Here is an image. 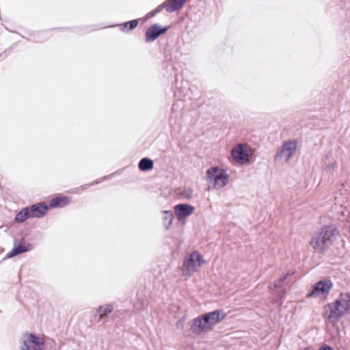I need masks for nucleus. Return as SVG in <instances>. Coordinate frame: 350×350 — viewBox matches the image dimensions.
<instances>
[{"mask_svg":"<svg viewBox=\"0 0 350 350\" xmlns=\"http://www.w3.org/2000/svg\"><path fill=\"white\" fill-rule=\"evenodd\" d=\"M115 26H119L120 27V29L121 31H128V27H129V25L126 24V22L122 23V24H119V25H112L111 27H115Z\"/></svg>","mask_w":350,"mask_h":350,"instance_id":"bb28decb","label":"nucleus"},{"mask_svg":"<svg viewBox=\"0 0 350 350\" xmlns=\"http://www.w3.org/2000/svg\"><path fill=\"white\" fill-rule=\"evenodd\" d=\"M339 232L334 225H327L317 229L313 234L310 245L318 254H323L337 239Z\"/></svg>","mask_w":350,"mask_h":350,"instance_id":"f257e3e1","label":"nucleus"},{"mask_svg":"<svg viewBox=\"0 0 350 350\" xmlns=\"http://www.w3.org/2000/svg\"><path fill=\"white\" fill-rule=\"evenodd\" d=\"M113 307L111 304H105L104 306H99L96 312L98 314L100 318H103L107 314H110L113 311Z\"/></svg>","mask_w":350,"mask_h":350,"instance_id":"aec40b11","label":"nucleus"},{"mask_svg":"<svg viewBox=\"0 0 350 350\" xmlns=\"http://www.w3.org/2000/svg\"><path fill=\"white\" fill-rule=\"evenodd\" d=\"M153 167V161L148 157L142 158L138 163V167L142 172L149 171L152 170Z\"/></svg>","mask_w":350,"mask_h":350,"instance_id":"a211bd4d","label":"nucleus"},{"mask_svg":"<svg viewBox=\"0 0 350 350\" xmlns=\"http://www.w3.org/2000/svg\"><path fill=\"white\" fill-rule=\"evenodd\" d=\"M192 191L191 189H186L184 191V195H185L186 198H190L191 197Z\"/></svg>","mask_w":350,"mask_h":350,"instance_id":"cd10ccee","label":"nucleus"},{"mask_svg":"<svg viewBox=\"0 0 350 350\" xmlns=\"http://www.w3.org/2000/svg\"><path fill=\"white\" fill-rule=\"evenodd\" d=\"M194 207L189 204L181 203L174 206V213L179 220L185 219L193 214Z\"/></svg>","mask_w":350,"mask_h":350,"instance_id":"f8f14e48","label":"nucleus"},{"mask_svg":"<svg viewBox=\"0 0 350 350\" xmlns=\"http://www.w3.org/2000/svg\"><path fill=\"white\" fill-rule=\"evenodd\" d=\"M181 323H182V320H181V319L178 320V321H177V323H176V326H177V327H180V325H181Z\"/></svg>","mask_w":350,"mask_h":350,"instance_id":"7c9ffc66","label":"nucleus"},{"mask_svg":"<svg viewBox=\"0 0 350 350\" xmlns=\"http://www.w3.org/2000/svg\"><path fill=\"white\" fill-rule=\"evenodd\" d=\"M284 281V277H282L280 280L274 284L273 288L270 287L272 295L274 296L273 299L274 302L280 306H282L283 296L284 295V288L282 287Z\"/></svg>","mask_w":350,"mask_h":350,"instance_id":"9b49d317","label":"nucleus"},{"mask_svg":"<svg viewBox=\"0 0 350 350\" xmlns=\"http://www.w3.org/2000/svg\"><path fill=\"white\" fill-rule=\"evenodd\" d=\"M342 310L346 312L350 310V293L342 294L340 297L336 300Z\"/></svg>","mask_w":350,"mask_h":350,"instance_id":"f3484780","label":"nucleus"},{"mask_svg":"<svg viewBox=\"0 0 350 350\" xmlns=\"http://www.w3.org/2000/svg\"><path fill=\"white\" fill-rule=\"evenodd\" d=\"M167 3L165 1L154 9V12L159 13L164 8H165V10L167 11Z\"/></svg>","mask_w":350,"mask_h":350,"instance_id":"a878e982","label":"nucleus"},{"mask_svg":"<svg viewBox=\"0 0 350 350\" xmlns=\"http://www.w3.org/2000/svg\"><path fill=\"white\" fill-rule=\"evenodd\" d=\"M139 23V19H133L126 22V24L129 25L128 31H132L135 29Z\"/></svg>","mask_w":350,"mask_h":350,"instance_id":"393cba45","label":"nucleus"},{"mask_svg":"<svg viewBox=\"0 0 350 350\" xmlns=\"http://www.w3.org/2000/svg\"><path fill=\"white\" fill-rule=\"evenodd\" d=\"M163 213V224L165 228L168 229L172 223L174 219V214L172 211H164Z\"/></svg>","mask_w":350,"mask_h":350,"instance_id":"412c9836","label":"nucleus"},{"mask_svg":"<svg viewBox=\"0 0 350 350\" xmlns=\"http://www.w3.org/2000/svg\"><path fill=\"white\" fill-rule=\"evenodd\" d=\"M206 179L213 184V187L219 189L224 187L228 182L229 175L226 170L217 166L212 167L206 170Z\"/></svg>","mask_w":350,"mask_h":350,"instance_id":"7ed1b4c3","label":"nucleus"},{"mask_svg":"<svg viewBox=\"0 0 350 350\" xmlns=\"http://www.w3.org/2000/svg\"><path fill=\"white\" fill-rule=\"evenodd\" d=\"M319 350H333L329 346H323Z\"/></svg>","mask_w":350,"mask_h":350,"instance_id":"c85d7f7f","label":"nucleus"},{"mask_svg":"<svg viewBox=\"0 0 350 350\" xmlns=\"http://www.w3.org/2000/svg\"><path fill=\"white\" fill-rule=\"evenodd\" d=\"M157 14H158V12H154V10H152L149 14L148 15L150 16H154V15H156Z\"/></svg>","mask_w":350,"mask_h":350,"instance_id":"c756f323","label":"nucleus"},{"mask_svg":"<svg viewBox=\"0 0 350 350\" xmlns=\"http://www.w3.org/2000/svg\"><path fill=\"white\" fill-rule=\"evenodd\" d=\"M33 249L31 244L28 243L26 245L14 244L11 251L6 254V258H12L17 255L31 251Z\"/></svg>","mask_w":350,"mask_h":350,"instance_id":"4468645a","label":"nucleus"},{"mask_svg":"<svg viewBox=\"0 0 350 350\" xmlns=\"http://www.w3.org/2000/svg\"><path fill=\"white\" fill-rule=\"evenodd\" d=\"M113 174H111L109 175H107V176H105L100 178H98L90 183H88V184H85V185H83L80 187V188L81 189H88V187H92L93 185H98L102 182H103L104 180H109L110 179L112 176H113Z\"/></svg>","mask_w":350,"mask_h":350,"instance_id":"4be33fe9","label":"nucleus"},{"mask_svg":"<svg viewBox=\"0 0 350 350\" xmlns=\"http://www.w3.org/2000/svg\"><path fill=\"white\" fill-rule=\"evenodd\" d=\"M164 53H165L164 62L165 64H168V65L166 66V68H168V67H170V70H176V68L175 66V64L173 63L172 57L170 54L169 51L167 49H165Z\"/></svg>","mask_w":350,"mask_h":350,"instance_id":"5701e85b","label":"nucleus"},{"mask_svg":"<svg viewBox=\"0 0 350 350\" xmlns=\"http://www.w3.org/2000/svg\"><path fill=\"white\" fill-rule=\"evenodd\" d=\"M187 0H166L167 3V12L172 13L180 10Z\"/></svg>","mask_w":350,"mask_h":350,"instance_id":"dca6fc26","label":"nucleus"},{"mask_svg":"<svg viewBox=\"0 0 350 350\" xmlns=\"http://www.w3.org/2000/svg\"><path fill=\"white\" fill-rule=\"evenodd\" d=\"M27 208L28 209L30 218L43 217L49 210V206L44 202H40L39 203L32 204L29 206H27Z\"/></svg>","mask_w":350,"mask_h":350,"instance_id":"9d476101","label":"nucleus"},{"mask_svg":"<svg viewBox=\"0 0 350 350\" xmlns=\"http://www.w3.org/2000/svg\"><path fill=\"white\" fill-rule=\"evenodd\" d=\"M202 256L197 251L187 254L183 260L182 271L184 275L191 276L197 271V267L204 263Z\"/></svg>","mask_w":350,"mask_h":350,"instance_id":"20e7f679","label":"nucleus"},{"mask_svg":"<svg viewBox=\"0 0 350 350\" xmlns=\"http://www.w3.org/2000/svg\"><path fill=\"white\" fill-rule=\"evenodd\" d=\"M225 317L226 314L222 310L206 312L192 320L190 330L195 335L208 332Z\"/></svg>","mask_w":350,"mask_h":350,"instance_id":"f03ea898","label":"nucleus"},{"mask_svg":"<svg viewBox=\"0 0 350 350\" xmlns=\"http://www.w3.org/2000/svg\"><path fill=\"white\" fill-rule=\"evenodd\" d=\"M304 350H311L310 348H306Z\"/></svg>","mask_w":350,"mask_h":350,"instance_id":"72a5a7b5","label":"nucleus"},{"mask_svg":"<svg viewBox=\"0 0 350 350\" xmlns=\"http://www.w3.org/2000/svg\"><path fill=\"white\" fill-rule=\"evenodd\" d=\"M167 29V27H161L158 24L151 25L146 31V42H150L154 41L160 36L164 34Z\"/></svg>","mask_w":350,"mask_h":350,"instance_id":"1a4fd4ad","label":"nucleus"},{"mask_svg":"<svg viewBox=\"0 0 350 350\" xmlns=\"http://www.w3.org/2000/svg\"><path fill=\"white\" fill-rule=\"evenodd\" d=\"M30 218L28 209L27 207L22 208L15 216L14 221L16 223H23L27 219Z\"/></svg>","mask_w":350,"mask_h":350,"instance_id":"6ab92c4d","label":"nucleus"},{"mask_svg":"<svg viewBox=\"0 0 350 350\" xmlns=\"http://www.w3.org/2000/svg\"><path fill=\"white\" fill-rule=\"evenodd\" d=\"M44 340L33 333H25L21 340V350H44Z\"/></svg>","mask_w":350,"mask_h":350,"instance_id":"423d86ee","label":"nucleus"},{"mask_svg":"<svg viewBox=\"0 0 350 350\" xmlns=\"http://www.w3.org/2000/svg\"><path fill=\"white\" fill-rule=\"evenodd\" d=\"M298 150V142L295 139L286 142V161L292 157Z\"/></svg>","mask_w":350,"mask_h":350,"instance_id":"2eb2a0df","label":"nucleus"},{"mask_svg":"<svg viewBox=\"0 0 350 350\" xmlns=\"http://www.w3.org/2000/svg\"><path fill=\"white\" fill-rule=\"evenodd\" d=\"M177 104L174 103L173 105H172V112H174L175 111V107L176 106Z\"/></svg>","mask_w":350,"mask_h":350,"instance_id":"2f4dec72","label":"nucleus"},{"mask_svg":"<svg viewBox=\"0 0 350 350\" xmlns=\"http://www.w3.org/2000/svg\"><path fill=\"white\" fill-rule=\"evenodd\" d=\"M3 57V53H1L0 54V59L2 58Z\"/></svg>","mask_w":350,"mask_h":350,"instance_id":"473e14b6","label":"nucleus"},{"mask_svg":"<svg viewBox=\"0 0 350 350\" xmlns=\"http://www.w3.org/2000/svg\"><path fill=\"white\" fill-rule=\"evenodd\" d=\"M252 155V150L241 144L234 147L231 151V156L234 161L240 164L249 163Z\"/></svg>","mask_w":350,"mask_h":350,"instance_id":"0eeeda50","label":"nucleus"},{"mask_svg":"<svg viewBox=\"0 0 350 350\" xmlns=\"http://www.w3.org/2000/svg\"><path fill=\"white\" fill-rule=\"evenodd\" d=\"M71 198L66 196H58L49 201V208H63L70 204Z\"/></svg>","mask_w":350,"mask_h":350,"instance_id":"ddd939ff","label":"nucleus"},{"mask_svg":"<svg viewBox=\"0 0 350 350\" xmlns=\"http://www.w3.org/2000/svg\"><path fill=\"white\" fill-rule=\"evenodd\" d=\"M284 152V142H283L282 143L278 152L275 155L274 160H275V163H278L282 159Z\"/></svg>","mask_w":350,"mask_h":350,"instance_id":"b1692460","label":"nucleus"},{"mask_svg":"<svg viewBox=\"0 0 350 350\" xmlns=\"http://www.w3.org/2000/svg\"><path fill=\"white\" fill-rule=\"evenodd\" d=\"M332 287L329 280H323L317 282L313 289L308 293V297H325Z\"/></svg>","mask_w":350,"mask_h":350,"instance_id":"6e6552de","label":"nucleus"},{"mask_svg":"<svg viewBox=\"0 0 350 350\" xmlns=\"http://www.w3.org/2000/svg\"><path fill=\"white\" fill-rule=\"evenodd\" d=\"M345 314V312L335 301L324 307L323 317L326 324L335 326Z\"/></svg>","mask_w":350,"mask_h":350,"instance_id":"39448f33","label":"nucleus"}]
</instances>
